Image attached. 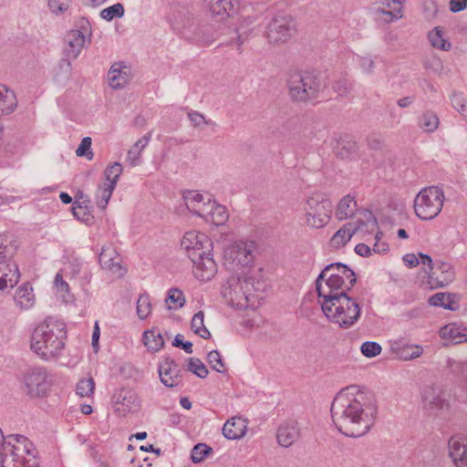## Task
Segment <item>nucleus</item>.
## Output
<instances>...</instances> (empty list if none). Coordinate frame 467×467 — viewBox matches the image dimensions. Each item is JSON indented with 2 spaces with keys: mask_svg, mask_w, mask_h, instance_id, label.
I'll return each instance as SVG.
<instances>
[{
  "mask_svg": "<svg viewBox=\"0 0 467 467\" xmlns=\"http://www.w3.org/2000/svg\"><path fill=\"white\" fill-rule=\"evenodd\" d=\"M439 118L432 111H427L420 119L419 126L426 132H434L439 127Z\"/></svg>",
  "mask_w": 467,
  "mask_h": 467,
  "instance_id": "obj_38",
  "label": "nucleus"
},
{
  "mask_svg": "<svg viewBox=\"0 0 467 467\" xmlns=\"http://www.w3.org/2000/svg\"><path fill=\"white\" fill-rule=\"evenodd\" d=\"M205 220H211L215 225L223 224L228 219V213L225 206L211 203L208 208L207 216H202Z\"/></svg>",
  "mask_w": 467,
  "mask_h": 467,
  "instance_id": "obj_33",
  "label": "nucleus"
},
{
  "mask_svg": "<svg viewBox=\"0 0 467 467\" xmlns=\"http://www.w3.org/2000/svg\"><path fill=\"white\" fill-rule=\"evenodd\" d=\"M248 282L252 284L251 290L253 293L264 292L266 289V281L262 277L260 271L254 274L245 275Z\"/></svg>",
  "mask_w": 467,
  "mask_h": 467,
  "instance_id": "obj_50",
  "label": "nucleus"
},
{
  "mask_svg": "<svg viewBox=\"0 0 467 467\" xmlns=\"http://www.w3.org/2000/svg\"><path fill=\"white\" fill-rule=\"evenodd\" d=\"M99 261L100 265L112 272L113 274L122 276L125 274V269L120 265V258L117 251L112 247L102 248Z\"/></svg>",
  "mask_w": 467,
  "mask_h": 467,
  "instance_id": "obj_19",
  "label": "nucleus"
},
{
  "mask_svg": "<svg viewBox=\"0 0 467 467\" xmlns=\"http://www.w3.org/2000/svg\"><path fill=\"white\" fill-rule=\"evenodd\" d=\"M159 376L162 384L174 388L182 383V371L171 358H166L159 366Z\"/></svg>",
  "mask_w": 467,
  "mask_h": 467,
  "instance_id": "obj_16",
  "label": "nucleus"
},
{
  "mask_svg": "<svg viewBox=\"0 0 467 467\" xmlns=\"http://www.w3.org/2000/svg\"><path fill=\"white\" fill-rule=\"evenodd\" d=\"M207 362L210 364L211 368L219 372H225V366L223 361L221 354L217 350H212L207 355Z\"/></svg>",
  "mask_w": 467,
  "mask_h": 467,
  "instance_id": "obj_52",
  "label": "nucleus"
},
{
  "mask_svg": "<svg viewBox=\"0 0 467 467\" xmlns=\"http://www.w3.org/2000/svg\"><path fill=\"white\" fill-rule=\"evenodd\" d=\"M212 451L213 450L211 447L204 443H199L192 450L191 459L195 463L201 462L205 459V457L212 453Z\"/></svg>",
  "mask_w": 467,
  "mask_h": 467,
  "instance_id": "obj_51",
  "label": "nucleus"
},
{
  "mask_svg": "<svg viewBox=\"0 0 467 467\" xmlns=\"http://www.w3.org/2000/svg\"><path fill=\"white\" fill-rule=\"evenodd\" d=\"M403 262L407 266L412 268L420 264V259L414 254H407L403 256Z\"/></svg>",
  "mask_w": 467,
  "mask_h": 467,
  "instance_id": "obj_64",
  "label": "nucleus"
},
{
  "mask_svg": "<svg viewBox=\"0 0 467 467\" xmlns=\"http://www.w3.org/2000/svg\"><path fill=\"white\" fill-rule=\"evenodd\" d=\"M67 46L65 47V54L68 59L77 58L85 44V36L80 30L69 31L65 38Z\"/></svg>",
  "mask_w": 467,
  "mask_h": 467,
  "instance_id": "obj_21",
  "label": "nucleus"
},
{
  "mask_svg": "<svg viewBox=\"0 0 467 467\" xmlns=\"http://www.w3.org/2000/svg\"><path fill=\"white\" fill-rule=\"evenodd\" d=\"M299 437V428L295 421L282 424L277 430V441L283 447L291 446Z\"/></svg>",
  "mask_w": 467,
  "mask_h": 467,
  "instance_id": "obj_23",
  "label": "nucleus"
},
{
  "mask_svg": "<svg viewBox=\"0 0 467 467\" xmlns=\"http://www.w3.org/2000/svg\"><path fill=\"white\" fill-rule=\"evenodd\" d=\"M17 106L15 93L4 85H0V116L12 113Z\"/></svg>",
  "mask_w": 467,
  "mask_h": 467,
  "instance_id": "obj_30",
  "label": "nucleus"
},
{
  "mask_svg": "<svg viewBox=\"0 0 467 467\" xmlns=\"http://www.w3.org/2000/svg\"><path fill=\"white\" fill-rule=\"evenodd\" d=\"M151 138V132L147 133L142 138H140L128 151V160L130 161L132 166L138 164V161L140 157L141 151L149 143Z\"/></svg>",
  "mask_w": 467,
  "mask_h": 467,
  "instance_id": "obj_34",
  "label": "nucleus"
},
{
  "mask_svg": "<svg viewBox=\"0 0 467 467\" xmlns=\"http://www.w3.org/2000/svg\"><path fill=\"white\" fill-rule=\"evenodd\" d=\"M448 446L450 457L454 464L458 467H467V442L452 437Z\"/></svg>",
  "mask_w": 467,
  "mask_h": 467,
  "instance_id": "obj_22",
  "label": "nucleus"
},
{
  "mask_svg": "<svg viewBox=\"0 0 467 467\" xmlns=\"http://www.w3.org/2000/svg\"><path fill=\"white\" fill-rule=\"evenodd\" d=\"M189 258L194 265L193 274L199 280L209 281L216 274L217 265L209 253L202 251L199 255L190 254Z\"/></svg>",
  "mask_w": 467,
  "mask_h": 467,
  "instance_id": "obj_15",
  "label": "nucleus"
},
{
  "mask_svg": "<svg viewBox=\"0 0 467 467\" xmlns=\"http://www.w3.org/2000/svg\"><path fill=\"white\" fill-rule=\"evenodd\" d=\"M123 168L119 162H115L110 166H108L104 171L106 180L109 182L107 184H112L116 187L117 182L122 173Z\"/></svg>",
  "mask_w": 467,
  "mask_h": 467,
  "instance_id": "obj_48",
  "label": "nucleus"
},
{
  "mask_svg": "<svg viewBox=\"0 0 467 467\" xmlns=\"http://www.w3.org/2000/svg\"><path fill=\"white\" fill-rule=\"evenodd\" d=\"M436 270L441 273V276H438L436 274L433 279H429V284L431 285L442 287L454 279V271L450 263L441 261L438 262L436 265Z\"/></svg>",
  "mask_w": 467,
  "mask_h": 467,
  "instance_id": "obj_26",
  "label": "nucleus"
},
{
  "mask_svg": "<svg viewBox=\"0 0 467 467\" xmlns=\"http://www.w3.org/2000/svg\"><path fill=\"white\" fill-rule=\"evenodd\" d=\"M187 370L193 373L200 379H204L207 377L209 371L206 366L201 361V359L197 358H189L187 359Z\"/></svg>",
  "mask_w": 467,
  "mask_h": 467,
  "instance_id": "obj_46",
  "label": "nucleus"
},
{
  "mask_svg": "<svg viewBox=\"0 0 467 467\" xmlns=\"http://www.w3.org/2000/svg\"><path fill=\"white\" fill-rule=\"evenodd\" d=\"M287 87L294 101L306 102L317 98L325 84L314 71L296 70L289 74Z\"/></svg>",
  "mask_w": 467,
  "mask_h": 467,
  "instance_id": "obj_6",
  "label": "nucleus"
},
{
  "mask_svg": "<svg viewBox=\"0 0 467 467\" xmlns=\"http://www.w3.org/2000/svg\"><path fill=\"white\" fill-rule=\"evenodd\" d=\"M183 201L187 209L199 217L207 216L211 202H204L203 195L195 191H187L183 193Z\"/></svg>",
  "mask_w": 467,
  "mask_h": 467,
  "instance_id": "obj_20",
  "label": "nucleus"
},
{
  "mask_svg": "<svg viewBox=\"0 0 467 467\" xmlns=\"http://www.w3.org/2000/svg\"><path fill=\"white\" fill-rule=\"evenodd\" d=\"M95 382L92 378L80 379L76 386V392L80 397H89L94 393Z\"/></svg>",
  "mask_w": 467,
  "mask_h": 467,
  "instance_id": "obj_49",
  "label": "nucleus"
},
{
  "mask_svg": "<svg viewBox=\"0 0 467 467\" xmlns=\"http://www.w3.org/2000/svg\"><path fill=\"white\" fill-rule=\"evenodd\" d=\"M377 12L380 13L382 15L387 16H388V18H387L388 22H392V21L398 20V19H400L402 16L401 12L398 13V11H395L394 9H392V10H386L384 8H378Z\"/></svg>",
  "mask_w": 467,
  "mask_h": 467,
  "instance_id": "obj_60",
  "label": "nucleus"
},
{
  "mask_svg": "<svg viewBox=\"0 0 467 467\" xmlns=\"http://www.w3.org/2000/svg\"><path fill=\"white\" fill-rule=\"evenodd\" d=\"M449 5L452 13H458L466 8L467 0H450Z\"/></svg>",
  "mask_w": 467,
  "mask_h": 467,
  "instance_id": "obj_61",
  "label": "nucleus"
},
{
  "mask_svg": "<svg viewBox=\"0 0 467 467\" xmlns=\"http://www.w3.org/2000/svg\"><path fill=\"white\" fill-rule=\"evenodd\" d=\"M25 389L32 399L46 397L53 385V378L44 367L30 368L24 377Z\"/></svg>",
  "mask_w": 467,
  "mask_h": 467,
  "instance_id": "obj_10",
  "label": "nucleus"
},
{
  "mask_svg": "<svg viewBox=\"0 0 467 467\" xmlns=\"http://www.w3.org/2000/svg\"><path fill=\"white\" fill-rule=\"evenodd\" d=\"M366 220H358L357 222L348 223L352 228H357V232H368L373 230L378 225V222L371 212L365 214Z\"/></svg>",
  "mask_w": 467,
  "mask_h": 467,
  "instance_id": "obj_42",
  "label": "nucleus"
},
{
  "mask_svg": "<svg viewBox=\"0 0 467 467\" xmlns=\"http://www.w3.org/2000/svg\"><path fill=\"white\" fill-rule=\"evenodd\" d=\"M203 319L204 313L202 311H198L192 318L191 328L196 335L204 339H208L211 337V333L204 326Z\"/></svg>",
  "mask_w": 467,
  "mask_h": 467,
  "instance_id": "obj_37",
  "label": "nucleus"
},
{
  "mask_svg": "<svg viewBox=\"0 0 467 467\" xmlns=\"http://www.w3.org/2000/svg\"><path fill=\"white\" fill-rule=\"evenodd\" d=\"M319 303L326 317L343 329L351 327L360 317L359 304L348 293L321 296Z\"/></svg>",
  "mask_w": 467,
  "mask_h": 467,
  "instance_id": "obj_3",
  "label": "nucleus"
},
{
  "mask_svg": "<svg viewBox=\"0 0 467 467\" xmlns=\"http://www.w3.org/2000/svg\"><path fill=\"white\" fill-rule=\"evenodd\" d=\"M36 448L23 435H8L0 441V467H39Z\"/></svg>",
  "mask_w": 467,
  "mask_h": 467,
  "instance_id": "obj_4",
  "label": "nucleus"
},
{
  "mask_svg": "<svg viewBox=\"0 0 467 467\" xmlns=\"http://www.w3.org/2000/svg\"><path fill=\"white\" fill-rule=\"evenodd\" d=\"M70 3V0H48V6L53 13L58 14L67 11Z\"/></svg>",
  "mask_w": 467,
  "mask_h": 467,
  "instance_id": "obj_58",
  "label": "nucleus"
},
{
  "mask_svg": "<svg viewBox=\"0 0 467 467\" xmlns=\"http://www.w3.org/2000/svg\"><path fill=\"white\" fill-rule=\"evenodd\" d=\"M246 425L241 418H232L223 427V434L228 440H237L245 433Z\"/></svg>",
  "mask_w": 467,
  "mask_h": 467,
  "instance_id": "obj_27",
  "label": "nucleus"
},
{
  "mask_svg": "<svg viewBox=\"0 0 467 467\" xmlns=\"http://www.w3.org/2000/svg\"><path fill=\"white\" fill-rule=\"evenodd\" d=\"M352 82L346 77H340L332 84L333 90L339 96L348 95L352 89Z\"/></svg>",
  "mask_w": 467,
  "mask_h": 467,
  "instance_id": "obj_53",
  "label": "nucleus"
},
{
  "mask_svg": "<svg viewBox=\"0 0 467 467\" xmlns=\"http://www.w3.org/2000/svg\"><path fill=\"white\" fill-rule=\"evenodd\" d=\"M357 207L358 205L355 197L348 194L337 203L336 217L340 221L351 218L355 215Z\"/></svg>",
  "mask_w": 467,
  "mask_h": 467,
  "instance_id": "obj_28",
  "label": "nucleus"
},
{
  "mask_svg": "<svg viewBox=\"0 0 467 467\" xmlns=\"http://www.w3.org/2000/svg\"><path fill=\"white\" fill-rule=\"evenodd\" d=\"M92 140L90 137H85L82 139L79 146L76 150V154L78 157H87L88 160H92L93 152L91 150Z\"/></svg>",
  "mask_w": 467,
  "mask_h": 467,
  "instance_id": "obj_56",
  "label": "nucleus"
},
{
  "mask_svg": "<svg viewBox=\"0 0 467 467\" xmlns=\"http://www.w3.org/2000/svg\"><path fill=\"white\" fill-rule=\"evenodd\" d=\"M440 336L452 344L467 342L466 328L456 323H450L442 327Z\"/></svg>",
  "mask_w": 467,
  "mask_h": 467,
  "instance_id": "obj_24",
  "label": "nucleus"
},
{
  "mask_svg": "<svg viewBox=\"0 0 467 467\" xmlns=\"http://www.w3.org/2000/svg\"><path fill=\"white\" fill-rule=\"evenodd\" d=\"M357 233V228H352L351 224H344L337 230L330 239V246L335 249H339L346 245L351 237Z\"/></svg>",
  "mask_w": 467,
  "mask_h": 467,
  "instance_id": "obj_31",
  "label": "nucleus"
},
{
  "mask_svg": "<svg viewBox=\"0 0 467 467\" xmlns=\"http://www.w3.org/2000/svg\"><path fill=\"white\" fill-rule=\"evenodd\" d=\"M65 325L52 317L39 324L31 336V349L44 360L57 357L64 348Z\"/></svg>",
  "mask_w": 467,
  "mask_h": 467,
  "instance_id": "obj_2",
  "label": "nucleus"
},
{
  "mask_svg": "<svg viewBox=\"0 0 467 467\" xmlns=\"http://www.w3.org/2000/svg\"><path fill=\"white\" fill-rule=\"evenodd\" d=\"M115 410L119 415L134 412L140 408V399L131 390L120 389L114 395Z\"/></svg>",
  "mask_w": 467,
  "mask_h": 467,
  "instance_id": "obj_17",
  "label": "nucleus"
},
{
  "mask_svg": "<svg viewBox=\"0 0 467 467\" xmlns=\"http://www.w3.org/2000/svg\"><path fill=\"white\" fill-rule=\"evenodd\" d=\"M204 242L208 243L209 246H211V242L204 234L191 231L182 237L181 247L186 251L188 257L190 254L199 255L202 254V251H204Z\"/></svg>",
  "mask_w": 467,
  "mask_h": 467,
  "instance_id": "obj_18",
  "label": "nucleus"
},
{
  "mask_svg": "<svg viewBox=\"0 0 467 467\" xmlns=\"http://www.w3.org/2000/svg\"><path fill=\"white\" fill-rule=\"evenodd\" d=\"M429 40L432 47L441 50H449L451 47V44L443 38L442 30L438 26L429 33Z\"/></svg>",
  "mask_w": 467,
  "mask_h": 467,
  "instance_id": "obj_45",
  "label": "nucleus"
},
{
  "mask_svg": "<svg viewBox=\"0 0 467 467\" xmlns=\"http://www.w3.org/2000/svg\"><path fill=\"white\" fill-rule=\"evenodd\" d=\"M248 289L242 285L241 276H231L222 288L223 296L232 306L243 307L248 304L245 293Z\"/></svg>",
  "mask_w": 467,
  "mask_h": 467,
  "instance_id": "obj_14",
  "label": "nucleus"
},
{
  "mask_svg": "<svg viewBox=\"0 0 467 467\" xmlns=\"http://www.w3.org/2000/svg\"><path fill=\"white\" fill-rule=\"evenodd\" d=\"M296 32L295 19L285 14L275 16L268 24L266 36L270 43L278 44L286 42Z\"/></svg>",
  "mask_w": 467,
  "mask_h": 467,
  "instance_id": "obj_11",
  "label": "nucleus"
},
{
  "mask_svg": "<svg viewBox=\"0 0 467 467\" xmlns=\"http://www.w3.org/2000/svg\"><path fill=\"white\" fill-rule=\"evenodd\" d=\"M14 300L22 309H29L35 303L33 287L29 283L21 285L16 292Z\"/></svg>",
  "mask_w": 467,
  "mask_h": 467,
  "instance_id": "obj_29",
  "label": "nucleus"
},
{
  "mask_svg": "<svg viewBox=\"0 0 467 467\" xmlns=\"http://www.w3.org/2000/svg\"><path fill=\"white\" fill-rule=\"evenodd\" d=\"M357 282L356 274L347 265L332 263L327 265L316 280L318 299L327 294L348 293Z\"/></svg>",
  "mask_w": 467,
  "mask_h": 467,
  "instance_id": "obj_5",
  "label": "nucleus"
},
{
  "mask_svg": "<svg viewBox=\"0 0 467 467\" xmlns=\"http://www.w3.org/2000/svg\"><path fill=\"white\" fill-rule=\"evenodd\" d=\"M152 311L150 296L147 293L140 294L137 299L136 312L140 319H146Z\"/></svg>",
  "mask_w": 467,
  "mask_h": 467,
  "instance_id": "obj_35",
  "label": "nucleus"
},
{
  "mask_svg": "<svg viewBox=\"0 0 467 467\" xmlns=\"http://www.w3.org/2000/svg\"><path fill=\"white\" fill-rule=\"evenodd\" d=\"M332 208V202L325 193L313 192L304 205L306 224L315 229L323 228L330 221Z\"/></svg>",
  "mask_w": 467,
  "mask_h": 467,
  "instance_id": "obj_8",
  "label": "nucleus"
},
{
  "mask_svg": "<svg viewBox=\"0 0 467 467\" xmlns=\"http://www.w3.org/2000/svg\"><path fill=\"white\" fill-rule=\"evenodd\" d=\"M360 67L366 73H371L374 68V61L369 57H361L359 60Z\"/></svg>",
  "mask_w": 467,
  "mask_h": 467,
  "instance_id": "obj_62",
  "label": "nucleus"
},
{
  "mask_svg": "<svg viewBox=\"0 0 467 467\" xmlns=\"http://www.w3.org/2000/svg\"><path fill=\"white\" fill-rule=\"evenodd\" d=\"M381 5L390 10L394 9L398 13L401 12L402 3L400 0H381Z\"/></svg>",
  "mask_w": 467,
  "mask_h": 467,
  "instance_id": "obj_63",
  "label": "nucleus"
},
{
  "mask_svg": "<svg viewBox=\"0 0 467 467\" xmlns=\"http://www.w3.org/2000/svg\"><path fill=\"white\" fill-rule=\"evenodd\" d=\"M115 187L112 184H106L105 186H99L96 192V200L98 206L104 210L112 195Z\"/></svg>",
  "mask_w": 467,
  "mask_h": 467,
  "instance_id": "obj_44",
  "label": "nucleus"
},
{
  "mask_svg": "<svg viewBox=\"0 0 467 467\" xmlns=\"http://www.w3.org/2000/svg\"><path fill=\"white\" fill-rule=\"evenodd\" d=\"M124 16V6L120 3H117L111 6L104 8L100 12V17L106 21H111L114 18H120Z\"/></svg>",
  "mask_w": 467,
  "mask_h": 467,
  "instance_id": "obj_47",
  "label": "nucleus"
},
{
  "mask_svg": "<svg viewBox=\"0 0 467 467\" xmlns=\"http://www.w3.org/2000/svg\"><path fill=\"white\" fill-rule=\"evenodd\" d=\"M166 304L169 309L177 310L185 304V297L182 290L178 288H171L168 292Z\"/></svg>",
  "mask_w": 467,
  "mask_h": 467,
  "instance_id": "obj_40",
  "label": "nucleus"
},
{
  "mask_svg": "<svg viewBox=\"0 0 467 467\" xmlns=\"http://www.w3.org/2000/svg\"><path fill=\"white\" fill-rule=\"evenodd\" d=\"M421 264L428 266V269H425V273L428 275L429 279H433L436 275V271H433L434 265L431 257L429 254L420 253L418 257Z\"/></svg>",
  "mask_w": 467,
  "mask_h": 467,
  "instance_id": "obj_59",
  "label": "nucleus"
},
{
  "mask_svg": "<svg viewBox=\"0 0 467 467\" xmlns=\"http://www.w3.org/2000/svg\"><path fill=\"white\" fill-rule=\"evenodd\" d=\"M239 1L240 0H204L212 16H221L220 19H223L225 16H230L231 12L234 10L235 5H239Z\"/></svg>",
  "mask_w": 467,
  "mask_h": 467,
  "instance_id": "obj_25",
  "label": "nucleus"
},
{
  "mask_svg": "<svg viewBox=\"0 0 467 467\" xmlns=\"http://www.w3.org/2000/svg\"><path fill=\"white\" fill-rule=\"evenodd\" d=\"M452 107L462 116L467 117V104L461 93L453 92L451 96Z\"/></svg>",
  "mask_w": 467,
  "mask_h": 467,
  "instance_id": "obj_55",
  "label": "nucleus"
},
{
  "mask_svg": "<svg viewBox=\"0 0 467 467\" xmlns=\"http://www.w3.org/2000/svg\"><path fill=\"white\" fill-rule=\"evenodd\" d=\"M188 119L194 128H201L204 125H209L211 122L207 120L202 113L194 110L188 112Z\"/></svg>",
  "mask_w": 467,
  "mask_h": 467,
  "instance_id": "obj_57",
  "label": "nucleus"
},
{
  "mask_svg": "<svg viewBox=\"0 0 467 467\" xmlns=\"http://www.w3.org/2000/svg\"><path fill=\"white\" fill-rule=\"evenodd\" d=\"M429 304L433 306H441L444 309L453 310L452 306L453 300L450 294L446 293H436L429 298Z\"/></svg>",
  "mask_w": 467,
  "mask_h": 467,
  "instance_id": "obj_43",
  "label": "nucleus"
},
{
  "mask_svg": "<svg viewBox=\"0 0 467 467\" xmlns=\"http://www.w3.org/2000/svg\"><path fill=\"white\" fill-rule=\"evenodd\" d=\"M357 150V143L350 140H341L336 146L337 155L341 159L351 158L354 154H356Z\"/></svg>",
  "mask_w": 467,
  "mask_h": 467,
  "instance_id": "obj_39",
  "label": "nucleus"
},
{
  "mask_svg": "<svg viewBox=\"0 0 467 467\" xmlns=\"http://www.w3.org/2000/svg\"><path fill=\"white\" fill-rule=\"evenodd\" d=\"M381 346L373 341H366L361 345L360 351L367 358H374L380 354Z\"/></svg>",
  "mask_w": 467,
  "mask_h": 467,
  "instance_id": "obj_54",
  "label": "nucleus"
},
{
  "mask_svg": "<svg viewBox=\"0 0 467 467\" xmlns=\"http://www.w3.org/2000/svg\"><path fill=\"white\" fill-rule=\"evenodd\" d=\"M378 408L374 398L350 386L337 394L331 416L337 429L348 437H360L374 425Z\"/></svg>",
  "mask_w": 467,
  "mask_h": 467,
  "instance_id": "obj_1",
  "label": "nucleus"
},
{
  "mask_svg": "<svg viewBox=\"0 0 467 467\" xmlns=\"http://www.w3.org/2000/svg\"><path fill=\"white\" fill-rule=\"evenodd\" d=\"M444 192L439 186L423 188L415 197L414 211L421 220H432L441 212L444 203Z\"/></svg>",
  "mask_w": 467,
  "mask_h": 467,
  "instance_id": "obj_9",
  "label": "nucleus"
},
{
  "mask_svg": "<svg viewBox=\"0 0 467 467\" xmlns=\"http://www.w3.org/2000/svg\"><path fill=\"white\" fill-rule=\"evenodd\" d=\"M255 244L252 241H238L228 246L224 257L228 264L234 266H248L254 261Z\"/></svg>",
  "mask_w": 467,
  "mask_h": 467,
  "instance_id": "obj_12",
  "label": "nucleus"
},
{
  "mask_svg": "<svg viewBox=\"0 0 467 467\" xmlns=\"http://www.w3.org/2000/svg\"><path fill=\"white\" fill-rule=\"evenodd\" d=\"M16 249L17 244L13 236H0V266L3 270L0 276L1 291L13 288L20 279L18 265L12 261Z\"/></svg>",
  "mask_w": 467,
  "mask_h": 467,
  "instance_id": "obj_7",
  "label": "nucleus"
},
{
  "mask_svg": "<svg viewBox=\"0 0 467 467\" xmlns=\"http://www.w3.org/2000/svg\"><path fill=\"white\" fill-rule=\"evenodd\" d=\"M143 341L145 346L151 351H159L164 346V339L161 333L154 330L145 331L143 333Z\"/></svg>",
  "mask_w": 467,
  "mask_h": 467,
  "instance_id": "obj_36",
  "label": "nucleus"
},
{
  "mask_svg": "<svg viewBox=\"0 0 467 467\" xmlns=\"http://www.w3.org/2000/svg\"><path fill=\"white\" fill-rule=\"evenodd\" d=\"M108 81L112 88H121L129 82V74L120 65L114 64L108 72Z\"/></svg>",
  "mask_w": 467,
  "mask_h": 467,
  "instance_id": "obj_32",
  "label": "nucleus"
},
{
  "mask_svg": "<svg viewBox=\"0 0 467 467\" xmlns=\"http://www.w3.org/2000/svg\"><path fill=\"white\" fill-rule=\"evenodd\" d=\"M424 409L430 415L441 416L450 407L448 394L440 386H431L423 392Z\"/></svg>",
  "mask_w": 467,
  "mask_h": 467,
  "instance_id": "obj_13",
  "label": "nucleus"
},
{
  "mask_svg": "<svg viewBox=\"0 0 467 467\" xmlns=\"http://www.w3.org/2000/svg\"><path fill=\"white\" fill-rule=\"evenodd\" d=\"M396 352L400 358L404 360H410L420 357L423 349L420 346L418 345H405L403 347L398 348Z\"/></svg>",
  "mask_w": 467,
  "mask_h": 467,
  "instance_id": "obj_41",
  "label": "nucleus"
}]
</instances>
